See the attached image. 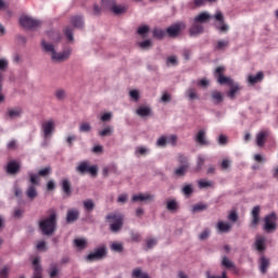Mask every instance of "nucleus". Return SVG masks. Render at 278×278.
Here are the masks:
<instances>
[{"label": "nucleus", "instance_id": "56", "mask_svg": "<svg viewBox=\"0 0 278 278\" xmlns=\"http://www.w3.org/2000/svg\"><path fill=\"white\" fill-rule=\"evenodd\" d=\"M198 86L200 88H207L210 86V80H207V78H202L198 81Z\"/></svg>", "mask_w": 278, "mask_h": 278}, {"label": "nucleus", "instance_id": "34", "mask_svg": "<svg viewBox=\"0 0 278 278\" xmlns=\"http://www.w3.org/2000/svg\"><path fill=\"white\" fill-rule=\"evenodd\" d=\"M166 207L168 212H177V210H179V204L177 203V200H170L167 201Z\"/></svg>", "mask_w": 278, "mask_h": 278}, {"label": "nucleus", "instance_id": "27", "mask_svg": "<svg viewBox=\"0 0 278 278\" xmlns=\"http://www.w3.org/2000/svg\"><path fill=\"white\" fill-rule=\"evenodd\" d=\"M153 199H155V195H153V194L139 193L137 195H132L134 203H136L138 201H153Z\"/></svg>", "mask_w": 278, "mask_h": 278}, {"label": "nucleus", "instance_id": "17", "mask_svg": "<svg viewBox=\"0 0 278 278\" xmlns=\"http://www.w3.org/2000/svg\"><path fill=\"white\" fill-rule=\"evenodd\" d=\"M211 99H212V102L214 103V105H220V103H223V101H225V97L223 96V92H220L218 90H213L211 92Z\"/></svg>", "mask_w": 278, "mask_h": 278}, {"label": "nucleus", "instance_id": "28", "mask_svg": "<svg viewBox=\"0 0 278 278\" xmlns=\"http://www.w3.org/2000/svg\"><path fill=\"white\" fill-rule=\"evenodd\" d=\"M264 79V72H258L255 76L250 75L248 77V81L249 84L255 85V84H260V81H262Z\"/></svg>", "mask_w": 278, "mask_h": 278}, {"label": "nucleus", "instance_id": "40", "mask_svg": "<svg viewBox=\"0 0 278 278\" xmlns=\"http://www.w3.org/2000/svg\"><path fill=\"white\" fill-rule=\"evenodd\" d=\"M205 210H207V204L204 203H198L192 207L194 214H197V212H205Z\"/></svg>", "mask_w": 278, "mask_h": 278}, {"label": "nucleus", "instance_id": "32", "mask_svg": "<svg viewBox=\"0 0 278 278\" xmlns=\"http://www.w3.org/2000/svg\"><path fill=\"white\" fill-rule=\"evenodd\" d=\"M256 251H260V253L266 251V240L264 238H258L255 241Z\"/></svg>", "mask_w": 278, "mask_h": 278}, {"label": "nucleus", "instance_id": "26", "mask_svg": "<svg viewBox=\"0 0 278 278\" xmlns=\"http://www.w3.org/2000/svg\"><path fill=\"white\" fill-rule=\"evenodd\" d=\"M71 23L77 29L84 28V17L81 15L72 16Z\"/></svg>", "mask_w": 278, "mask_h": 278}, {"label": "nucleus", "instance_id": "45", "mask_svg": "<svg viewBox=\"0 0 278 278\" xmlns=\"http://www.w3.org/2000/svg\"><path fill=\"white\" fill-rule=\"evenodd\" d=\"M177 64H179V62L177 61V56L172 55V56L167 58V60H166L167 66H177Z\"/></svg>", "mask_w": 278, "mask_h": 278}, {"label": "nucleus", "instance_id": "35", "mask_svg": "<svg viewBox=\"0 0 278 278\" xmlns=\"http://www.w3.org/2000/svg\"><path fill=\"white\" fill-rule=\"evenodd\" d=\"M55 99H58V101H64V99H66V90L64 89H56L54 92Z\"/></svg>", "mask_w": 278, "mask_h": 278}, {"label": "nucleus", "instance_id": "53", "mask_svg": "<svg viewBox=\"0 0 278 278\" xmlns=\"http://www.w3.org/2000/svg\"><path fill=\"white\" fill-rule=\"evenodd\" d=\"M137 34H139V36H144V34H149V26H140L137 30Z\"/></svg>", "mask_w": 278, "mask_h": 278}, {"label": "nucleus", "instance_id": "16", "mask_svg": "<svg viewBox=\"0 0 278 278\" xmlns=\"http://www.w3.org/2000/svg\"><path fill=\"white\" fill-rule=\"evenodd\" d=\"M7 116L11 121H13V118H21V116H23V109L21 106H15L13 109H8Z\"/></svg>", "mask_w": 278, "mask_h": 278}, {"label": "nucleus", "instance_id": "23", "mask_svg": "<svg viewBox=\"0 0 278 278\" xmlns=\"http://www.w3.org/2000/svg\"><path fill=\"white\" fill-rule=\"evenodd\" d=\"M230 90L227 92V97L229 99H236V94L242 90V87L238 84L232 83V85L229 86Z\"/></svg>", "mask_w": 278, "mask_h": 278}, {"label": "nucleus", "instance_id": "38", "mask_svg": "<svg viewBox=\"0 0 278 278\" xmlns=\"http://www.w3.org/2000/svg\"><path fill=\"white\" fill-rule=\"evenodd\" d=\"M188 168L189 165H181L175 170V175H177V177H184V175H186V173L188 172Z\"/></svg>", "mask_w": 278, "mask_h": 278}, {"label": "nucleus", "instance_id": "54", "mask_svg": "<svg viewBox=\"0 0 278 278\" xmlns=\"http://www.w3.org/2000/svg\"><path fill=\"white\" fill-rule=\"evenodd\" d=\"M168 142V139L164 136L157 139L156 146L157 147H166V143Z\"/></svg>", "mask_w": 278, "mask_h": 278}, {"label": "nucleus", "instance_id": "1", "mask_svg": "<svg viewBox=\"0 0 278 278\" xmlns=\"http://www.w3.org/2000/svg\"><path fill=\"white\" fill-rule=\"evenodd\" d=\"M212 15L207 12H201L193 18V23L189 29L190 36H199V34H203L204 27L203 24L210 23Z\"/></svg>", "mask_w": 278, "mask_h": 278}, {"label": "nucleus", "instance_id": "44", "mask_svg": "<svg viewBox=\"0 0 278 278\" xmlns=\"http://www.w3.org/2000/svg\"><path fill=\"white\" fill-rule=\"evenodd\" d=\"M203 164H205V157L199 155L197 161V168H195L197 173H200V170H202Z\"/></svg>", "mask_w": 278, "mask_h": 278}, {"label": "nucleus", "instance_id": "7", "mask_svg": "<svg viewBox=\"0 0 278 278\" xmlns=\"http://www.w3.org/2000/svg\"><path fill=\"white\" fill-rule=\"evenodd\" d=\"M41 131L45 140H49L55 134V121L48 119L41 123Z\"/></svg>", "mask_w": 278, "mask_h": 278}, {"label": "nucleus", "instance_id": "61", "mask_svg": "<svg viewBox=\"0 0 278 278\" xmlns=\"http://www.w3.org/2000/svg\"><path fill=\"white\" fill-rule=\"evenodd\" d=\"M157 244V239H148L147 240V247L148 249H153Z\"/></svg>", "mask_w": 278, "mask_h": 278}, {"label": "nucleus", "instance_id": "37", "mask_svg": "<svg viewBox=\"0 0 278 278\" xmlns=\"http://www.w3.org/2000/svg\"><path fill=\"white\" fill-rule=\"evenodd\" d=\"M113 132H114V128H112V126H106L104 129L99 131V136H101L102 138H105V136H112Z\"/></svg>", "mask_w": 278, "mask_h": 278}, {"label": "nucleus", "instance_id": "5", "mask_svg": "<svg viewBox=\"0 0 278 278\" xmlns=\"http://www.w3.org/2000/svg\"><path fill=\"white\" fill-rule=\"evenodd\" d=\"M77 173L80 175H91V177H97L99 174V167L97 165L90 166V163L88 161L80 162L79 165L76 167Z\"/></svg>", "mask_w": 278, "mask_h": 278}, {"label": "nucleus", "instance_id": "47", "mask_svg": "<svg viewBox=\"0 0 278 278\" xmlns=\"http://www.w3.org/2000/svg\"><path fill=\"white\" fill-rule=\"evenodd\" d=\"M39 177H48L51 175V167H45L38 172Z\"/></svg>", "mask_w": 278, "mask_h": 278}, {"label": "nucleus", "instance_id": "6", "mask_svg": "<svg viewBox=\"0 0 278 278\" xmlns=\"http://www.w3.org/2000/svg\"><path fill=\"white\" fill-rule=\"evenodd\" d=\"M106 220L112 223L110 228L113 233H117L119 229H123V216L111 213L106 215Z\"/></svg>", "mask_w": 278, "mask_h": 278}, {"label": "nucleus", "instance_id": "24", "mask_svg": "<svg viewBox=\"0 0 278 278\" xmlns=\"http://www.w3.org/2000/svg\"><path fill=\"white\" fill-rule=\"evenodd\" d=\"M216 227L219 233H229L231 231V224L229 223L218 222Z\"/></svg>", "mask_w": 278, "mask_h": 278}, {"label": "nucleus", "instance_id": "18", "mask_svg": "<svg viewBox=\"0 0 278 278\" xmlns=\"http://www.w3.org/2000/svg\"><path fill=\"white\" fill-rule=\"evenodd\" d=\"M269 136L268 130H261L257 135H256V144L257 147H263L264 144H266V140Z\"/></svg>", "mask_w": 278, "mask_h": 278}, {"label": "nucleus", "instance_id": "12", "mask_svg": "<svg viewBox=\"0 0 278 278\" xmlns=\"http://www.w3.org/2000/svg\"><path fill=\"white\" fill-rule=\"evenodd\" d=\"M102 5L111 8L112 12L115 14H125L127 9L123 5H116L114 0H102Z\"/></svg>", "mask_w": 278, "mask_h": 278}, {"label": "nucleus", "instance_id": "20", "mask_svg": "<svg viewBox=\"0 0 278 278\" xmlns=\"http://www.w3.org/2000/svg\"><path fill=\"white\" fill-rule=\"evenodd\" d=\"M270 267V260H268L266 256H261L260 258V270L263 275H266L268 273V268Z\"/></svg>", "mask_w": 278, "mask_h": 278}, {"label": "nucleus", "instance_id": "8", "mask_svg": "<svg viewBox=\"0 0 278 278\" xmlns=\"http://www.w3.org/2000/svg\"><path fill=\"white\" fill-rule=\"evenodd\" d=\"M225 73V66H218L216 70H215V77H217V83L220 85V86H231L233 84V79L227 77L224 75Z\"/></svg>", "mask_w": 278, "mask_h": 278}, {"label": "nucleus", "instance_id": "36", "mask_svg": "<svg viewBox=\"0 0 278 278\" xmlns=\"http://www.w3.org/2000/svg\"><path fill=\"white\" fill-rule=\"evenodd\" d=\"M227 47H229V41L219 40V41H217V43L215 46V50L216 51H223V49H227Z\"/></svg>", "mask_w": 278, "mask_h": 278}, {"label": "nucleus", "instance_id": "46", "mask_svg": "<svg viewBox=\"0 0 278 278\" xmlns=\"http://www.w3.org/2000/svg\"><path fill=\"white\" fill-rule=\"evenodd\" d=\"M111 251H114L115 253H123V243H112Z\"/></svg>", "mask_w": 278, "mask_h": 278}, {"label": "nucleus", "instance_id": "19", "mask_svg": "<svg viewBox=\"0 0 278 278\" xmlns=\"http://www.w3.org/2000/svg\"><path fill=\"white\" fill-rule=\"evenodd\" d=\"M60 186H61L65 197H71V194H73V189L71 187V180L65 178V179L61 180Z\"/></svg>", "mask_w": 278, "mask_h": 278}, {"label": "nucleus", "instance_id": "30", "mask_svg": "<svg viewBox=\"0 0 278 278\" xmlns=\"http://www.w3.org/2000/svg\"><path fill=\"white\" fill-rule=\"evenodd\" d=\"M131 277L132 278H151V276H149V274L142 271L141 268L132 269Z\"/></svg>", "mask_w": 278, "mask_h": 278}, {"label": "nucleus", "instance_id": "59", "mask_svg": "<svg viewBox=\"0 0 278 278\" xmlns=\"http://www.w3.org/2000/svg\"><path fill=\"white\" fill-rule=\"evenodd\" d=\"M212 181L207 180H200L199 181V188H211Z\"/></svg>", "mask_w": 278, "mask_h": 278}, {"label": "nucleus", "instance_id": "25", "mask_svg": "<svg viewBox=\"0 0 278 278\" xmlns=\"http://www.w3.org/2000/svg\"><path fill=\"white\" fill-rule=\"evenodd\" d=\"M136 114L141 118H146V116H151V106H139L136 111Z\"/></svg>", "mask_w": 278, "mask_h": 278}, {"label": "nucleus", "instance_id": "58", "mask_svg": "<svg viewBox=\"0 0 278 278\" xmlns=\"http://www.w3.org/2000/svg\"><path fill=\"white\" fill-rule=\"evenodd\" d=\"M228 219H230L231 223H237L238 222V213H236V211H231L230 214L228 215Z\"/></svg>", "mask_w": 278, "mask_h": 278}, {"label": "nucleus", "instance_id": "57", "mask_svg": "<svg viewBox=\"0 0 278 278\" xmlns=\"http://www.w3.org/2000/svg\"><path fill=\"white\" fill-rule=\"evenodd\" d=\"M207 3L206 0H193V5L192 8H203Z\"/></svg>", "mask_w": 278, "mask_h": 278}, {"label": "nucleus", "instance_id": "2", "mask_svg": "<svg viewBox=\"0 0 278 278\" xmlns=\"http://www.w3.org/2000/svg\"><path fill=\"white\" fill-rule=\"evenodd\" d=\"M41 47L45 49L47 53H51V60L52 62H66L68 58H71V51L65 50L63 52H56L55 46L53 43H48L47 41H41Z\"/></svg>", "mask_w": 278, "mask_h": 278}, {"label": "nucleus", "instance_id": "62", "mask_svg": "<svg viewBox=\"0 0 278 278\" xmlns=\"http://www.w3.org/2000/svg\"><path fill=\"white\" fill-rule=\"evenodd\" d=\"M139 47H140L141 49H149V48L151 47V40L147 39V40H144V41H141V42L139 43Z\"/></svg>", "mask_w": 278, "mask_h": 278}, {"label": "nucleus", "instance_id": "9", "mask_svg": "<svg viewBox=\"0 0 278 278\" xmlns=\"http://www.w3.org/2000/svg\"><path fill=\"white\" fill-rule=\"evenodd\" d=\"M20 25L26 29H36V27H40V21L29 16H22L20 18Z\"/></svg>", "mask_w": 278, "mask_h": 278}, {"label": "nucleus", "instance_id": "43", "mask_svg": "<svg viewBox=\"0 0 278 278\" xmlns=\"http://www.w3.org/2000/svg\"><path fill=\"white\" fill-rule=\"evenodd\" d=\"M29 182L31 184L30 186H40L38 174L29 173Z\"/></svg>", "mask_w": 278, "mask_h": 278}, {"label": "nucleus", "instance_id": "22", "mask_svg": "<svg viewBox=\"0 0 278 278\" xmlns=\"http://www.w3.org/2000/svg\"><path fill=\"white\" fill-rule=\"evenodd\" d=\"M195 142L200 144V147H207L210 146V141L205 140V130H199L195 136Z\"/></svg>", "mask_w": 278, "mask_h": 278}, {"label": "nucleus", "instance_id": "60", "mask_svg": "<svg viewBox=\"0 0 278 278\" xmlns=\"http://www.w3.org/2000/svg\"><path fill=\"white\" fill-rule=\"evenodd\" d=\"M178 162H179V164H181V166H186V165L189 166L188 157H186L181 154L178 156Z\"/></svg>", "mask_w": 278, "mask_h": 278}, {"label": "nucleus", "instance_id": "50", "mask_svg": "<svg viewBox=\"0 0 278 278\" xmlns=\"http://www.w3.org/2000/svg\"><path fill=\"white\" fill-rule=\"evenodd\" d=\"M210 228H205L199 236L200 240H207L210 238Z\"/></svg>", "mask_w": 278, "mask_h": 278}, {"label": "nucleus", "instance_id": "52", "mask_svg": "<svg viewBox=\"0 0 278 278\" xmlns=\"http://www.w3.org/2000/svg\"><path fill=\"white\" fill-rule=\"evenodd\" d=\"M182 192L186 197H190V194H192L193 190H192V185H187L182 188Z\"/></svg>", "mask_w": 278, "mask_h": 278}, {"label": "nucleus", "instance_id": "63", "mask_svg": "<svg viewBox=\"0 0 278 278\" xmlns=\"http://www.w3.org/2000/svg\"><path fill=\"white\" fill-rule=\"evenodd\" d=\"M8 275H10V269L8 267H3L0 270V278H8Z\"/></svg>", "mask_w": 278, "mask_h": 278}, {"label": "nucleus", "instance_id": "51", "mask_svg": "<svg viewBox=\"0 0 278 278\" xmlns=\"http://www.w3.org/2000/svg\"><path fill=\"white\" fill-rule=\"evenodd\" d=\"M33 266L35 267V273L38 275V273H40V258L35 257L33 260Z\"/></svg>", "mask_w": 278, "mask_h": 278}, {"label": "nucleus", "instance_id": "64", "mask_svg": "<svg viewBox=\"0 0 278 278\" xmlns=\"http://www.w3.org/2000/svg\"><path fill=\"white\" fill-rule=\"evenodd\" d=\"M167 142H169V144H173V147H175L177 144V136L176 135H172L167 138Z\"/></svg>", "mask_w": 278, "mask_h": 278}, {"label": "nucleus", "instance_id": "29", "mask_svg": "<svg viewBox=\"0 0 278 278\" xmlns=\"http://www.w3.org/2000/svg\"><path fill=\"white\" fill-rule=\"evenodd\" d=\"M26 197L30 199V201H34L36 197H38V189H36V186L29 185L28 188L26 189Z\"/></svg>", "mask_w": 278, "mask_h": 278}, {"label": "nucleus", "instance_id": "33", "mask_svg": "<svg viewBox=\"0 0 278 278\" xmlns=\"http://www.w3.org/2000/svg\"><path fill=\"white\" fill-rule=\"evenodd\" d=\"M186 96L190 101H194L195 99H199V93H197V89L194 88L187 89Z\"/></svg>", "mask_w": 278, "mask_h": 278}, {"label": "nucleus", "instance_id": "14", "mask_svg": "<svg viewBox=\"0 0 278 278\" xmlns=\"http://www.w3.org/2000/svg\"><path fill=\"white\" fill-rule=\"evenodd\" d=\"M262 212V207L256 205L252 208L251 212V227L255 228L260 225V214Z\"/></svg>", "mask_w": 278, "mask_h": 278}, {"label": "nucleus", "instance_id": "21", "mask_svg": "<svg viewBox=\"0 0 278 278\" xmlns=\"http://www.w3.org/2000/svg\"><path fill=\"white\" fill-rule=\"evenodd\" d=\"M79 220V211L77 208H72L67 211L66 223H75Z\"/></svg>", "mask_w": 278, "mask_h": 278}, {"label": "nucleus", "instance_id": "3", "mask_svg": "<svg viewBox=\"0 0 278 278\" xmlns=\"http://www.w3.org/2000/svg\"><path fill=\"white\" fill-rule=\"evenodd\" d=\"M58 227V215L55 213L50 214L49 217L39 222V228L42 236H53Z\"/></svg>", "mask_w": 278, "mask_h": 278}, {"label": "nucleus", "instance_id": "11", "mask_svg": "<svg viewBox=\"0 0 278 278\" xmlns=\"http://www.w3.org/2000/svg\"><path fill=\"white\" fill-rule=\"evenodd\" d=\"M181 29H186V24L179 22L167 27L166 34L169 36V38H177V36L181 34Z\"/></svg>", "mask_w": 278, "mask_h": 278}, {"label": "nucleus", "instance_id": "15", "mask_svg": "<svg viewBox=\"0 0 278 278\" xmlns=\"http://www.w3.org/2000/svg\"><path fill=\"white\" fill-rule=\"evenodd\" d=\"M214 18L216 21H218L220 23L222 26L218 27L219 31H222L223 34L229 31V26L227 24H225V16L223 15V12L217 11L215 13Z\"/></svg>", "mask_w": 278, "mask_h": 278}, {"label": "nucleus", "instance_id": "55", "mask_svg": "<svg viewBox=\"0 0 278 278\" xmlns=\"http://www.w3.org/2000/svg\"><path fill=\"white\" fill-rule=\"evenodd\" d=\"M92 129V126H90L88 123H83L79 127V131L88 132Z\"/></svg>", "mask_w": 278, "mask_h": 278}, {"label": "nucleus", "instance_id": "39", "mask_svg": "<svg viewBox=\"0 0 278 278\" xmlns=\"http://www.w3.org/2000/svg\"><path fill=\"white\" fill-rule=\"evenodd\" d=\"M164 36H166V31H164V29L162 28H154L153 29V37L157 38L159 40H162V38H164Z\"/></svg>", "mask_w": 278, "mask_h": 278}, {"label": "nucleus", "instance_id": "31", "mask_svg": "<svg viewBox=\"0 0 278 278\" xmlns=\"http://www.w3.org/2000/svg\"><path fill=\"white\" fill-rule=\"evenodd\" d=\"M83 205H84V208L86 210V212H92L96 207L94 200H92V199H87V200L83 201Z\"/></svg>", "mask_w": 278, "mask_h": 278}, {"label": "nucleus", "instance_id": "48", "mask_svg": "<svg viewBox=\"0 0 278 278\" xmlns=\"http://www.w3.org/2000/svg\"><path fill=\"white\" fill-rule=\"evenodd\" d=\"M129 97L130 99L135 100V101H139L140 100V92H138V90L132 89L129 91Z\"/></svg>", "mask_w": 278, "mask_h": 278}, {"label": "nucleus", "instance_id": "42", "mask_svg": "<svg viewBox=\"0 0 278 278\" xmlns=\"http://www.w3.org/2000/svg\"><path fill=\"white\" fill-rule=\"evenodd\" d=\"M74 244H75V247H77V249H80V250H84L87 247L85 239H75Z\"/></svg>", "mask_w": 278, "mask_h": 278}, {"label": "nucleus", "instance_id": "13", "mask_svg": "<svg viewBox=\"0 0 278 278\" xmlns=\"http://www.w3.org/2000/svg\"><path fill=\"white\" fill-rule=\"evenodd\" d=\"M8 175H18L21 173V163L18 161H10L5 166Z\"/></svg>", "mask_w": 278, "mask_h": 278}, {"label": "nucleus", "instance_id": "4", "mask_svg": "<svg viewBox=\"0 0 278 278\" xmlns=\"http://www.w3.org/2000/svg\"><path fill=\"white\" fill-rule=\"evenodd\" d=\"M277 213L273 212L270 214H267L264 217V225L263 229L266 233H273V231H277Z\"/></svg>", "mask_w": 278, "mask_h": 278}, {"label": "nucleus", "instance_id": "49", "mask_svg": "<svg viewBox=\"0 0 278 278\" xmlns=\"http://www.w3.org/2000/svg\"><path fill=\"white\" fill-rule=\"evenodd\" d=\"M64 35L66 36L67 40L73 41L74 37H73V28L71 27H66L64 29Z\"/></svg>", "mask_w": 278, "mask_h": 278}, {"label": "nucleus", "instance_id": "10", "mask_svg": "<svg viewBox=\"0 0 278 278\" xmlns=\"http://www.w3.org/2000/svg\"><path fill=\"white\" fill-rule=\"evenodd\" d=\"M105 255H108V250L105 249V247H100L97 250H94L93 253L87 255L86 260L87 262H97L99 260H103Z\"/></svg>", "mask_w": 278, "mask_h": 278}, {"label": "nucleus", "instance_id": "41", "mask_svg": "<svg viewBox=\"0 0 278 278\" xmlns=\"http://www.w3.org/2000/svg\"><path fill=\"white\" fill-rule=\"evenodd\" d=\"M222 266L225 268H235L233 262H231L227 256H224L222 260Z\"/></svg>", "mask_w": 278, "mask_h": 278}]
</instances>
